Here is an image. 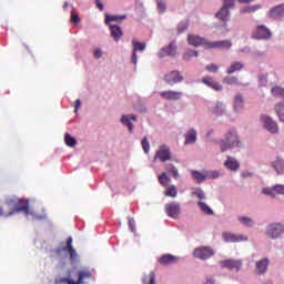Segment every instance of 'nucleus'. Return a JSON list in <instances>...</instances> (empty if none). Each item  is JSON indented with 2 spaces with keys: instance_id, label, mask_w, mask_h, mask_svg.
<instances>
[{
  "instance_id": "f257e3e1",
  "label": "nucleus",
  "mask_w": 284,
  "mask_h": 284,
  "mask_svg": "<svg viewBox=\"0 0 284 284\" xmlns=\"http://www.w3.org/2000/svg\"><path fill=\"white\" fill-rule=\"evenodd\" d=\"M69 277H61L58 283L60 284H85V281L92 278V272L90 271H80L74 270L68 271Z\"/></svg>"
},
{
  "instance_id": "f03ea898",
  "label": "nucleus",
  "mask_w": 284,
  "mask_h": 284,
  "mask_svg": "<svg viewBox=\"0 0 284 284\" xmlns=\"http://www.w3.org/2000/svg\"><path fill=\"white\" fill-rule=\"evenodd\" d=\"M220 148L222 152L232 150V148H241V141L239 140L236 131H229L225 135V139L221 141Z\"/></svg>"
},
{
  "instance_id": "7ed1b4c3",
  "label": "nucleus",
  "mask_w": 284,
  "mask_h": 284,
  "mask_svg": "<svg viewBox=\"0 0 284 284\" xmlns=\"http://www.w3.org/2000/svg\"><path fill=\"white\" fill-rule=\"evenodd\" d=\"M153 160L160 161L161 163H166V161H173L170 146L165 144L160 145L158 151L155 152Z\"/></svg>"
},
{
  "instance_id": "20e7f679",
  "label": "nucleus",
  "mask_w": 284,
  "mask_h": 284,
  "mask_svg": "<svg viewBox=\"0 0 284 284\" xmlns=\"http://www.w3.org/2000/svg\"><path fill=\"white\" fill-rule=\"evenodd\" d=\"M13 211L16 214L23 212L26 216H34V213L30 212V202L28 200H13Z\"/></svg>"
},
{
  "instance_id": "39448f33",
  "label": "nucleus",
  "mask_w": 284,
  "mask_h": 284,
  "mask_svg": "<svg viewBox=\"0 0 284 284\" xmlns=\"http://www.w3.org/2000/svg\"><path fill=\"white\" fill-rule=\"evenodd\" d=\"M260 121L267 132H271V134H278V123H276L270 115H261Z\"/></svg>"
},
{
  "instance_id": "423d86ee",
  "label": "nucleus",
  "mask_w": 284,
  "mask_h": 284,
  "mask_svg": "<svg viewBox=\"0 0 284 284\" xmlns=\"http://www.w3.org/2000/svg\"><path fill=\"white\" fill-rule=\"evenodd\" d=\"M193 256H195V258H200V261H207V258H212V256H214V248L210 246H200L194 250Z\"/></svg>"
},
{
  "instance_id": "0eeeda50",
  "label": "nucleus",
  "mask_w": 284,
  "mask_h": 284,
  "mask_svg": "<svg viewBox=\"0 0 284 284\" xmlns=\"http://www.w3.org/2000/svg\"><path fill=\"white\" fill-rule=\"evenodd\" d=\"M284 232L283 223H271L266 226V234L268 239H278Z\"/></svg>"
},
{
  "instance_id": "6e6552de",
  "label": "nucleus",
  "mask_w": 284,
  "mask_h": 284,
  "mask_svg": "<svg viewBox=\"0 0 284 284\" xmlns=\"http://www.w3.org/2000/svg\"><path fill=\"white\" fill-rule=\"evenodd\" d=\"M184 80L185 78L179 70H173L164 75V81L168 85H176V83H183Z\"/></svg>"
},
{
  "instance_id": "1a4fd4ad",
  "label": "nucleus",
  "mask_w": 284,
  "mask_h": 284,
  "mask_svg": "<svg viewBox=\"0 0 284 284\" xmlns=\"http://www.w3.org/2000/svg\"><path fill=\"white\" fill-rule=\"evenodd\" d=\"M253 39L257 40H267L272 39V31L264 24H260L256 27V29L252 33Z\"/></svg>"
},
{
  "instance_id": "9d476101",
  "label": "nucleus",
  "mask_w": 284,
  "mask_h": 284,
  "mask_svg": "<svg viewBox=\"0 0 284 284\" xmlns=\"http://www.w3.org/2000/svg\"><path fill=\"white\" fill-rule=\"evenodd\" d=\"M14 200H8L0 205V216L8 219L9 216H14Z\"/></svg>"
},
{
  "instance_id": "9b49d317",
  "label": "nucleus",
  "mask_w": 284,
  "mask_h": 284,
  "mask_svg": "<svg viewBox=\"0 0 284 284\" xmlns=\"http://www.w3.org/2000/svg\"><path fill=\"white\" fill-rule=\"evenodd\" d=\"M165 212L171 219H179V215L181 214V204L179 202L165 204Z\"/></svg>"
},
{
  "instance_id": "f8f14e48",
  "label": "nucleus",
  "mask_w": 284,
  "mask_h": 284,
  "mask_svg": "<svg viewBox=\"0 0 284 284\" xmlns=\"http://www.w3.org/2000/svg\"><path fill=\"white\" fill-rule=\"evenodd\" d=\"M62 252H68L71 263L78 261L79 254L77 253V250H74V246H72V236L67 239V245L62 247Z\"/></svg>"
},
{
  "instance_id": "ddd939ff",
  "label": "nucleus",
  "mask_w": 284,
  "mask_h": 284,
  "mask_svg": "<svg viewBox=\"0 0 284 284\" xmlns=\"http://www.w3.org/2000/svg\"><path fill=\"white\" fill-rule=\"evenodd\" d=\"M160 97L163 98L165 101H181L183 92L168 90L160 92Z\"/></svg>"
},
{
  "instance_id": "4468645a",
  "label": "nucleus",
  "mask_w": 284,
  "mask_h": 284,
  "mask_svg": "<svg viewBox=\"0 0 284 284\" xmlns=\"http://www.w3.org/2000/svg\"><path fill=\"white\" fill-rule=\"evenodd\" d=\"M187 42L190 45L194 48H199V45H206L209 48L210 42L205 38H201V36L189 34Z\"/></svg>"
},
{
  "instance_id": "2eb2a0df",
  "label": "nucleus",
  "mask_w": 284,
  "mask_h": 284,
  "mask_svg": "<svg viewBox=\"0 0 284 284\" xmlns=\"http://www.w3.org/2000/svg\"><path fill=\"white\" fill-rule=\"evenodd\" d=\"M268 267H270V260L267 257L262 258L255 263V273L258 276L266 274Z\"/></svg>"
},
{
  "instance_id": "dca6fc26",
  "label": "nucleus",
  "mask_w": 284,
  "mask_h": 284,
  "mask_svg": "<svg viewBox=\"0 0 284 284\" xmlns=\"http://www.w3.org/2000/svg\"><path fill=\"white\" fill-rule=\"evenodd\" d=\"M223 267L227 270H236V272H241V267H243V261L241 260H225L221 262Z\"/></svg>"
},
{
  "instance_id": "f3484780",
  "label": "nucleus",
  "mask_w": 284,
  "mask_h": 284,
  "mask_svg": "<svg viewBox=\"0 0 284 284\" xmlns=\"http://www.w3.org/2000/svg\"><path fill=\"white\" fill-rule=\"evenodd\" d=\"M268 19H283L284 17V3L273 7L268 13Z\"/></svg>"
},
{
  "instance_id": "a211bd4d",
  "label": "nucleus",
  "mask_w": 284,
  "mask_h": 284,
  "mask_svg": "<svg viewBox=\"0 0 284 284\" xmlns=\"http://www.w3.org/2000/svg\"><path fill=\"white\" fill-rule=\"evenodd\" d=\"M222 236L226 243H241V241H247V236L236 235L230 232L223 233Z\"/></svg>"
},
{
  "instance_id": "6ab92c4d",
  "label": "nucleus",
  "mask_w": 284,
  "mask_h": 284,
  "mask_svg": "<svg viewBox=\"0 0 284 284\" xmlns=\"http://www.w3.org/2000/svg\"><path fill=\"white\" fill-rule=\"evenodd\" d=\"M202 83H204V85H207V88L215 90V92H221V90H223V85L216 82V80H214V78L212 77H204L202 79Z\"/></svg>"
},
{
  "instance_id": "aec40b11",
  "label": "nucleus",
  "mask_w": 284,
  "mask_h": 284,
  "mask_svg": "<svg viewBox=\"0 0 284 284\" xmlns=\"http://www.w3.org/2000/svg\"><path fill=\"white\" fill-rule=\"evenodd\" d=\"M163 57H176V47L173 42L161 49L159 52V58L163 59Z\"/></svg>"
},
{
  "instance_id": "412c9836",
  "label": "nucleus",
  "mask_w": 284,
  "mask_h": 284,
  "mask_svg": "<svg viewBox=\"0 0 284 284\" xmlns=\"http://www.w3.org/2000/svg\"><path fill=\"white\" fill-rule=\"evenodd\" d=\"M209 48H216L220 50H230V48H232V41L221 40V41L209 42Z\"/></svg>"
},
{
  "instance_id": "4be33fe9",
  "label": "nucleus",
  "mask_w": 284,
  "mask_h": 284,
  "mask_svg": "<svg viewBox=\"0 0 284 284\" xmlns=\"http://www.w3.org/2000/svg\"><path fill=\"white\" fill-rule=\"evenodd\" d=\"M215 19L222 21L224 24L230 21V9L222 7L219 12L215 13Z\"/></svg>"
},
{
  "instance_id": "5701e85b",
  "label": "nucleus",
  "mask_w": 284,
  "mask_h": 284,
  "mask_svg": "<svg viewBox=\"0 0 284 284\" xmlns=\"http://www.w3.org/2000/svg\"><path fill=\"white\" fill-rule=\"evenodd\" d=\"M176 261H179V257H176L172 254H165L159 258L160 265H164V266L174 265V263H176Z\"/></svg>"
},
{
  "instance_id": "b1692460",
  "label": "nucleus",
  "mask_w": 284,
  "mask_h": 284,
  "mask_svg": "<svg viewBox=\"0 0 284 284\" xmlns=\"http://www.w3.org/2000/svg\"><path fill=\"white\" fill-rule=\"evenodd\" d=\"M132 121H136V115H122L121 123L123 125H126L129 128V132L132 134L134 132V124H132Z\"/></svg>"
},
{
  "instance_id": "393cba45",
  "label": "nucleus",
  "mask_w": 284,
  "mask_h": 284,
  "mask_svg": "<svg viewBox=\"0 0 284 284\" xmlns=\"http://www.w3.org/2000/svg\"><path fill=\"white\" fill-rule=\"evenodd\" d=\"M224 168H226V170H231L232 172H236V170L241 168V164L239 161H236V159L227 156V160L224 162Z\"/></svg>"
},
{
  "instance_id": "a878e982",
  "label": "nucleus",
  "mask_w": 284,
  "mask_h": 284,
  "mask_svg": "<svg viewBox=\"0 0 284 284\" xmlns=\"http://www.w3.org/2000/svg\"><path fill=\"white\" fill-rule=\"evenodd\" d=\"M109 28L111 31V37H113L114 41H120L121 37H123V30H121V27L116 24H110Z\"/></svg>"
},
{
  "instance_id": "bb28decb",
  "label": "nucleus",
  "mask_w": 284,
  "mask_h": 284,
  "mask_svg": "<svg viewBox=\"0 0 284 284\" xmlns=\"http://www.w3.org/2000/svg\"><path fill=\"white\" fill-rule=\"evenodd\" d=\"M184 138H185V141H184L185 145H192V144L196 143V130H194V129L189 130L184 134Z\"/></svg>"
},
{
  "instance_id": "cd10ccee",
  "label": "nucleus",
  "mask_w": 284,
  "mask_h": 284,
  "mask_svg": "<svg viewBox=\"0 0 284 284\" xmlns=\"http://www.w3.org/2000/svg\"><path fill=\"white\" fill-rule=\"evenodd\" d=\"M272 168L277 172V174H284V161L281 158H276L275 161L271 163Z\"/></svg>"
},
{
  "instance_id": "c85d7f7f",
  "label": "nucleus",
  "mask_w": 284,
  "mask_h": 284,
  "mask_svg": "<svg viewBox=\"0 0 284 284\" xmlns=\"http://www.w3.org/2000/svg\"><path fill=\"white\" fill-rule=\"evenodd\" d=\"M243 68H245V65H243L242 62H233L226 70V73L234 74V72H241Z\"/></svg>"
},
{
  "instance_id": "c756f323",
  "label": "nucleus",
  "mask_w": 284,
  "mask_h": 284,
  "mask_svg": "<svg viewBox=\"0 0 284 284\" xmlns=\"http://www.w3.org/2000/svg\"><path fill=\"white\" fill-rule=\"evenodd\" d=\"M212 114H215V116H221V114H224L225 112V105L222 102H217L212 109Z\"/></svg>"
},
{
  "instance_id": "7c9ffc66",
  "label": "nucleus",
  "mask_w": 284,
  "mask_h": 284,
  "mask_svg": "<svg viewBox=\"0 0 284 284\" xmlns=\"http://www.w3.org/2000/svg\"><path fill=\"white\" fill-rule=\"evenodd\" d=\"M197 205H199L201 212H203L207 216H212V214H214V211L212 210V207H210V205H207L205 202L199 201Z\"/></svg>"
},
{
  "instance_id": "2f4dec72",
  "label": "nucleus",
  "mask_w": 284,
  "mask_h": 284,
  "mask_svg": "<svg viewBox=\"0 0 284 284\" xmlns=\"http://www.w3.org/2000/svg\"><path fill=\"white\" fill-rule=\"evenodd\" d=\"M274 110L280 121L284 123V102H278L277 104H275Z\"/></svg>"
},
{
  "instance_id": "473e14b6",
  "label": "nucleus",
  "mask_w": 284,
  "mask_h": 284,
  "mask_svg": "<svg viewBox=\"0 0 284 284\" xmlns=\"http://www.w3.org/2000/svg\"><path fill=\"white\" fill-rule=\"evenodd\" d=\"M123 19H125V16H110V14H105L104 23L106 26H110V23H112V21L119 22V21H123Z\"/></svg>"
},
{
  "instance_id": "72a5a7b5",
  "label": "nucleus",
  "mask_w": 284,
  "mask_h": 284,
  "mask_svg": "<svg viewBox=\"0 0 284 284\" xmlns=\"http://www.w3.org/2000/svg\"><path fill=\"white\" fill-rule=\"evenodd\" d=\"M158 181H159L160 185H162L163 187H168V185H170V181H172V179H170V176H168V173H162L158 176Z\"/></svg>"
},
{
  "instance_id": "f704fd0d",
  "label": "nucleus",
  "mask_w": 284,
  "mask_h": 284,
  "mask_svg": "<svg viewBox=\"0 0 284 284\" xmlns=\"http://www.w3.org/2000/svg\"><path fill=\"white\" fill-rule=\"evenodd\" d=\"M243 105H244L243 95H236L234 101L235 112H241V110H243Z\"/></svg>"
},
{
  "instance_id": "c9c22d12",
  "label": "nucleus",
  "mask_w": 284,
  "mask_h": 284,
  "mask_svg": "<svg viewBox=\"0 0 284 284\" xmlns=\"http://www.w3.org/2000/svg\"><path fill=\"white\" fill-rule=\"evenodd\" d=\"M165 170L171 174V176H173V179H179V169H176L174 164H166Z\"/></svg>"
},
{
  "instance_id": "e433bc0d",
  "label": "nucleus",
  "mask_w": 284,
  "mask_h": 284,
  "mask_svg": "<svg viewBox=\"0 0 284 284\" xmlns=\"http://www.w3.org/2000/svg\"><path fill=\"white\" fill-rule=\"evenodd\" d=\"M271 94L273 95V97H277L278 99H284V89L283 88H281V87H273L272 89H271Z\"/></svg>"
},
{
  "instance_id": "4c0bfd02",
  "label": "nucleus",
  "mask_w": 284,
  "mask_h": 284,
  "mask_svg": "<svg viewBox=\"0 0 284 284\" xmlns=\"http://www.w3.org/2000/svg\"><path fill=\"white\" fill-rule=\"evenodd\" d=\"M194 181H196V183H203V181H205V179H207V175L199 172V171H192L191 172Z\"/></svg>"
},
{
  "instance_id": "58836bf2",
  "label": "nucleus",
  "mask_w": 284,
  "mask_h": 284,
  "mask_svg": "<svg viewBox=\"0 0 284 284\" xmlns=\"http://www.w3.org/2000/svg\"><path fill=\"white\" fill-rule=\"evenodd\" d=\"M164 194L171 199H176V196H179V191L176 190V186L171 185L165 190Z\"/></svg>"
},
{
  "instance_id": "ea45409f",
  "label": "nucleus",
  "mask_w": 284,
  "mask_h": 284,
  "mask_svg": "<svg viewBox=\"0 0 284 284\" xmlns=\"http://www.w3.org/2000/svg\"><path fill=\"white\" fill-rule=\"evenodd\" d=\"M156 281V275H154V272H150L148 275H144L142 283L143 284H154Z\"/></svg>"
},
{
  "instance_id": "a19ab883",
  "label": "nucleus",
  "mask_w": 284,
  "mask_h": 284,
  "mask_svg": "<svg viewBox=\"0 0 284 284\" xmlns=\"http://www.w3.org/2000/svg\"><path fill=\"white\" fill-rule=\"evenodd\" d=\"M64 143L68 145V148H75L77 146V140L70 135V133H67L64 135Z\"/></svg>"
},
{
  "instance_id": "79ce46f5",
  "label": "nucleus",
  "mask_w": 284,
  "mask_h": 284,
  "mask_svg": "<svg viewBox=\"0 0 284 284\" xmlns=\"http://www.w3.org/2000/svg\"><path fill=\"white\" fill-rule=\"evenodd\" d=\"M133 52H143L145 50V42H139L136 40H132Z\"/></svg>"
},
{
  "instance_id": "37998d69",
  "label": "nucleus",
  "mask_w": 284,
  "mask_h": 284,
  "mask_svg": "<svg viewBox=\"0 0 284 284\" xmlns=\"http://www.w3.org/2000/svg\"><path fill=\"white\" fill-rule=\"evenodd\" d=\"M223 83H226V85H241L236 77H226L223 79Z\"/></svg>"
},
{
  "instance_id": "c03bdc74",
  "label": "nucleus",
  "mask_w": 284,
  "mask_h": 284,
  "mask_svg": "<svg viewBox=\"0 0 284 284\" xmlns=\"http://www.w3.org/2000/svg\"><path fill=\"white\" fill-rule=\"evenodd\" d=\"M142 150L145 154H150V141L144 136L141 141Z\"/></svg>"
},
{
  "instance_id": "a18cd8bd",
  "label": "nucleus",
  "mask_w": 284,
  "mask_h": 284,
  "mask_svg": "<svg viewBox=\"0 0 284 284\" xmlns=\"http://www.w3.org/2000/svg\"><path fill=\"white\" fill-rule=\"evenodd\" d=\"M237 221H240V223L246 225L247 227H252V225H254V221H252V219L247 216H240Z\"/></svg>"
},
{
  "instance_id": "49530a36",
  "label": "nucleus",
  "mask_w": 284,
  "mask_h": 284,
  "mask_svg": "<svg viewBox=\"0 0 284 284\" xmlns=\"http://www.w3.org/2000/svg\"><path fill=\"white\" fill-rule=\"evenodd\" d=\"M156 1V7L159 12L163 13L165 10H168V6L165 4V0H155Z\"/></svg>"
},
{
  "instance_id": "de8ad7c7",
  "label": "nucleus",
  "mask_w": 284,
  "mask_h": 284,
  "mask_svg": "<svg viewBox=\"0 0 284 284\" xmlns=\"http://www.w3.org/2000/svg\"><path fill=\"white\" fill-rule=\"evenodd\" d=\"M192 57H199V51L191 50V51L183 54L184 61H190V59H192Z\"/></svg>"
},
{
  "instance_id": "09e8293b",
  "label": "nucleus",
  "mask_w": 284,
  "mask_h": 284,
  "mask_svg": "<svg viewBox=\"0 0 284 284\" xmlns=\"http://www.w3.org/2000/svg\"><path fill=\"white\" fill-rule=\"evenodd\" d=\"M193 196H196L200 201H205V192L201 189H195Z\"/></svg>"
},
{
  "instance_id": "8fccbe9b",
  "label": "nucleus",
  "mask_w": 284,
  "mask_h": 284,
  "mask_svg": "<svg viewBox=\"0 0 284 284\" xmlns=\"http://www.w3.org/2000/svg\"><path fill=\"white\" fill-rule=\"evenodd\" d=\"M263 194H266V196H272L273 199H275V196H276L275 186L272 189H270V187L263 189Z\"/></svg>"
},
{
  "instance_id": "3c124183",
  "label": "nucleus",
  "mask_w": 284,
  "mask_h": 284,
  "mask_svg": "<svg viewBox=\"0 0 284 284\" xmlns=\"http://www.w3.org/2000/svg\"><path fill=\"white\" fill-rule=\"evenodd\" d=\"M263 6L261 4H255L252 7H247L246 9H243L242 12H256V10H261Z\"/></svg>"
},
{
  "instance_id": "603ef678",
  "label": "nucleus",
  "mask_w": 284,
  "mask_h": 284,
  "mask_svg": "<svg viewBox=\"0 0 284 284\" xmlns=\"http://www.w3.org/2000/svg\"><path fill=\"white\" fill-rule=\"evenodd\" d=\"M187 28H189L187 22H180L178 26V34L185 32V30H187Z\"/></svg>"
},
{
  "instance_id": "864d4df0",
  "label": "nucleus",
  "mask_w": 284,
  "mask_h": 284,
  "mask_svg": "<svg viewBox=\"0 0 284 284\" xmlns=\"http://www.w3.org/2000/svg\"><path fill=\"white\" fill-rule=\"evenodd\" d=\"M222 1H223L222 8H226L230 10V8H234L235 6V0H222Z\"/></svg>"
},
{
  "instance_id": "5fc2aeb1",
  "label": "nucleus",
  "mask_w": 284,
  "mask_h": 284,
  "mask_svg": "<svg viewBox=\"0 0 284 284\" xmlns=\"http://www.w3.org/2000/svg\"><path fill=\"white\" fill-rule=\"evenodd\" d=\"M205 70H206V72L216 73V72H219V65H216V64H207L205 67Z\"/></svg>"
},
{
  "instance_id": "6e6d98bb",
  "label": "nucleus",
  "mask_w": 284,
  "mask_h": 284,
  "mask_svg": "<svg viewBox=\"0 0 284 284\" xmlns=\"http://www.w3.org/2000/svg\"><path fill=\"white\" fill-rule=\"evenodd\" d=\"M220 174L219 171H211L206 174V179H219Z\"/></svg>"
},
{
  "instance_id": "4d7b16f0",
  "label": "nucleus",
  "mask_w": 284,
  "mask_h": 284,
  "mask_svg": "<svg viewBox=\"0 0 284 284\" xmlns=\"http://www.w3.org/2000/svg\"><path fill=\"white\" fill-rule=\"evenodd\" d=\"M283 194L284 195V185L277 184L275 185V195Z\"/></svg>"
},
{
  "instance_id": "13d9d810",
  "label": "nucleus",
  "mask_w": 284,
  "mask_h": 284,
  "mask_svg": "<svg viewBox=\"0 0 284 284\" xmlns=\"http://www.w3.org/2000/svg\"><path fill=\"white\" fill-rule=\"evenodd\" d=\"M81 21V18H79L78 14L74 12L71 13V23H79Z\"/></svg>"
},
{
  "instance_id": "bf43d9fd",
  "label": "nucleus",
  "mask_w": 284,
  "mask_h": 284,
  "mask_svg": "<svg viewBox=\"0 0 284 284\" xmlns=\"http://www.w3.org/2000/svg\"><path fill=\"white\" fill-rule=\"evenodd\" d=\"M95 6H97L98 10H100L101 12H103V10H105V7L103 6V2L101 0H95Z\"/></svg>"
},
{
  "instance_id": "052dcab7",
  "label": "nucleus",
  "mask_w": 284,
  "mask_h": 284,
  "mask_svg": "<svg viewBox=\"0 0 284 284\" xmlns=\"http://www.w3.org/2000/svg\"><path fill=\"white\" fill-rule=\"evenodd\" d=\"M260 83L261 85H267V74L260 77Z\"/></svg>"
},
{
  "instance_id": "680f3d73",
  "label": "nucleus",
  "mask_w": 284,
  "mask_h": 284,
  "mask_svg": "<svg viewBox=\"0 0 284 284\" xmlns=\"http://www.w3.org/2000/svg\"><path fill=\"white\" fill-rule=\"evenodd\" d=\"M93 54L95 59H101V57H103V52L101 51V49H95Z\"/></svg>"
},
{
  "instance_id": "e2e57ef3",
  "label": "nucleus",
  "mask_w": 284,
  "mask_h": 284,
  "mask_svg": "<svg viewBox=\"0 0 284 284\" xmlns=\"http://www.w3.org/2000/svg\"><path fill=\"white\" fill-rule=\"evenodd\" d=\"M138 55H136V51H133V53H132V58H131V62L134 64V65H136V61H138Z\"/></svg>"
},
{
  "instance_id": "0e129e2a",
  "label": "nucleus",
  "mask_w": 284,
  "mask_h": 284,
  "mask_svg": "<svg viewBox=\"0 0 284 284\" xmlns=\"http://www.w3.org/2000/svg\"><path fill=\"white\" fill-rule=\"evenodd\" d=\"M79 108H81V100L80 99H78L75 101V110H74V112H79Z\"/></svg>"
},
{
  "instance_id": "69168bd1",
  "label": "nucleus",
  "mask_w": 284,
  "mask_h": 284,
  "mask_svg": "<svg viewBox=\"0 0 284 284\" xmlns=\"http://www.w3.org/2000/svg\"><path fill=\"white\" fill-rule=\"evenodd\" d=\"M255 0H237L239 3H252Z\"/></svg>"
},
{
  "instance_id": "338daca9",
  "label": "nucleus",
  "mask_w": 284,
  "mask_h": 284,
  "mask_svg": "<svg viewBox=\"0 0 284 284\" xmlns=\"http://www.w3.org/2000/svg\"><path fill=\"white\" fill-rule=\"evenodd\" d=\"M60 252H61V248L55 250V254H60Z\"/></svg>"
},
{
  "instance_id": "774afa93",
  "label": "nucleus",
  "mask_w": 284,
  "mask_h": 284,
  "mask_svg": "<svg viewBox=\"0 0 284 284\" xmlns=\"http://www.w3.org/2000/svg\"><path fill=\"white\" fill-rule=\"evenodd\" d=\"M266 284H273L272 282H266Z\"/></svg>"
}]
</instances>
